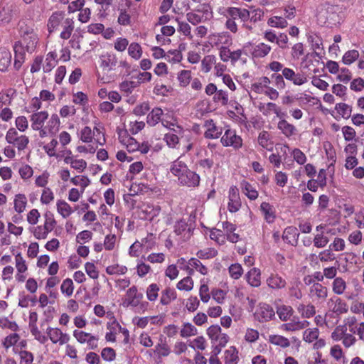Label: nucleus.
Here are the masks:
<instances>
[{
	"label": "nucleus",
	"instance_id": "nucleus-1",
	"mask_svg": "<svg viewBox=\"0 0 364 364\" xmlns=\"http://www.w3.org/2000/svg\"><path fill=\"white\" fill-rule=\"evenodd\" d=\"M31 128L39 132L41 138L55 135L59 130L60 121L58 114H53L49 117L47 111L36 112L30 117Z\"/></svg>",
	"mask_w": 364,
	"mask_h": 364
},
{
	"label": "nucleus",
	"instance_id": "nucleus-2",
	"mask_svg": "<svg viewBox=\"0 0 364 364\" xmlns=\"http://www.w3.org/2000/svg\"><path fill=\"white\" fill-rule=\"evenodd\" d=\"M79 139L85 144H92L97 146H103L106 143L105 132L103 124L95 121L94 127H83L78 132Z\"/></svg>",
	"mask_w": 364,
	"mask_h": 364
},
{
	"label": "nucleus",
	"instance_id": "nucleus-3",
	"mask_svg": "<svg viewBox=\"0 0 364 364\" xmlns=\"http://www.w3.org/2000/svg\"><path fill=\"white\" fill-rule=\"evenodd\" d=\"M21 41L16 42L14 46L15 56L20 60H15L14 65L17 66V63L21 65V61L23 60V53L20 50L24 48L28 53H32L35 51L39 41L38 35H33L30 36L21 38Z\"/></svg>",
	"mask_w": 364,
	"mask_h": 364
},
{
	"label": "nucleus",
	"instance_id": "nucleus-4",
	"mask_svg": "<svg viewBox=\"0 0 364 364\" xmlns=\"http://www.w3.org/2000/svg\"><path fill=\"white\" fill-rule=\"evenodd\" d=\"M143 294L138 292L137 287L132 286L126 293V298L124 301V306L135 309L138 312H144L149 306L147 301H142Z\"/></svg>",
	"mask_w": 364,
	"mask_h": 364
},
{
	"label": "nucleus",
	"instance_id": "nucleus-5",
	"mask_svg": "<svg viewBox=\"0 0 364 364\" xmlns=\"http://www.w3.org/2000/svg\"><path fill=\"white\" fill-rule=\"evenodd\" d=\"M5 139L9 144L12 145L14 148L16 147L19 151L25 150L30 141L26 135L20 134L14 127L7 130Z\"/></svg>",
	"mask_w": 364,
	"mask_h": 364
},
{
	"label": "nucleus",
	"instance_id": "nucleus-6",
	"mask_svg": "<svg viewBox=\"0 0 364 364\" xmlns=\"http://www.w3.org/2000/svg\"><path fill=\"white\" fill-rule=\"evenodd\" d=\"M73 337L80 344H85L88 349L95 350L98 347L99 338L92 333L81 330H74Z\"/></svg>",
	"mask_w": 364,
	"mask_h": 364
},
{
	"label": "nucleus",
	"instance_id": "nucleus-7",
	"mask_svg": "<svg viewBox=\"0 0 364 364\" xmlns=\"http://www.w3.org/2000/svg\"><path fill=\"white\" fill-rule=\"evenodd\" d=\"M186 20L193 25H197L204 22L212 17V14L208 6L203 5L201 9L195 11L188 12L186 15Z\"/></svg>",
	"mask_w": 364,
	"mask_h": 364
},
{
	"label": "nucleus",
	"instance_id": "nucleus-8",
	"mask_svg": "<svg viewBox=\"0 0 364 364\" xmlns=\"http://www.w3.org/2000/svg\"><path fill=\"white\" fill-rule=\"evenodd\" d=\"M2 345L6 349L12 347L13 352L17 354L18 352L26 347L27 341L25 339H21L18 333H13L5 337Z\"/></svg>",
	"mask_w": 364,
	"mask_h": 364
},
{
	"label": "nucleus",
	"instance_id": "nucleus-9",
	"mask_svg": "<svg viewBox=\"0 0 364 364\" xmlns=\"http://www.w3.org/2000/svg\"><path fill=\"white\" fill-rule=\"evenodd\" d=\"M220 142L224 146H230L238 149L242 146V139L233 129H228L220 139Z\"/></svg>",
	"mask_w": 364,
	"mask_h": 364
},
{
	"label": "nucleus",
	"instance_id": "nucleus-10",
	"mask_svg": "<svg viewBox=\"0 0 364 364\" xmlns=\"http://www.w3.org/2000/svg\"><path fill=\"white\" fill-rule=\"evenodd\" d=\"M46 334L48 336V340L50 339L52 343L58 344L60 346L68 343L70 338L69 334L63 332L61 329L56 327L48 326L46 328Z\"/></svg>",
	"mask_w": 364,
	"mask_h": 364
},
{
	"label": "nucleus",
	"instance_id": "nucleus-11",
	"mask_svg": "<svg viewBox=\"0 0 364 364\" xmlns=\"http://www.w3.org/2000/svg\"><path fill=\"white\" fill-rule=\"evenodd\" d=\"M117 63V57L112 52H105L100 55V67L105 71L110 72L115 70Z\"/></svg>",
	"mask_w": 364,
	"mask_h": 364
},
{
	"label": "nucleus",
	"instance_id": "nucleus-12",
	"mask_svg": "<svg viewBox=\"0 0 364 364\" xmlns=\"http://www.w3.org/2000/svg\"><path fill=\"white\" fill-rule=\"evenodd\" d=\"M255 318L263 323L272 319L275 315L273 308L267 304H259L255 312Z\"/></svg>",
	"mask_w": 364,
	"mask_h": 364
},
{
	"label": "nucleus",
	"instance_id": "nucleus-13",
	"mask_svg": "<svg viewBox=\"0 0 364 364\" xmlns=\"http://www.w3.org/2000/svg\"><path fill=\"white\" fill-rule=\"evenodd\" d=\"M200 176L195 171L188 169L186 173L179 178L178 184L188 188H196L200 184Z\"/></svg>",
	"mask_w": 364,
	"mask_h": 364
},
{
	"label": "nucleus",
	"instance_id": "nucleus-14",
	"mask_svg": "<svg viewBox=\"0 0 364 364\" xmlns=\"http://www.w3.org/2000/svg\"><path fill=\"white\" fill-rule=\"evenodd\" d=\"M282 75L286 80L291 82L295 85H302L308 80L305 73H295L289 68H285L282 70Z\"/></svg>",
	"mask_w": 364,
	"mask_h": 364
},
{
	"label": "nucleus",
	"instance_id": "nucleus-15",
	"mask_svg": "<svg viewBox=\"0 0 364 364\" xmlns=\"http://www.w3.org/2000/svg\"><path fill=\"white\" fill-rule=\"evenodd\" d=\"M15 266L16 273L15 279L18 282H23L26 279V272L28 271V265L26 260L21 253H18L15 256Z\"/></svg>",
	"mask_w": 364,
	"mask_h": 364
},
{
	"label": "nucleus",
	"instance_id": "nucleus-16",
	"mask_svg": "<svg viewBox=\"0 0 364 364\" xmlns=\"http://www.w3.org/2000/svg\"><path fill=\"white\" fill-rule=\"evenodd\" d=\"M241 207L239 190L236 186H231L228 191V209L230 213L237 212Z\"/></svg>",
	"mask_w": 364,
	"mask_h": 364
},
{
	"label": "nucleus",
	"instance_id": "nucleus-17",
	"mask_svg": "<svg viewBox=\"0 0 364 364\" xmlns=\"http://www.w3.org/2000/svg\"><path fill=\"white\" fill-rule=\"evenodd\" d=\"M223 9H220L218 13L223 15H227L229 16L228 18H240L243 21H246L250 18V12L245 9H240L237 7H229L225 10V12H222Z\"/></svg>",
	"mask_w": 364,
	"mask_h": 364
},
{
	"label": "nucleus",
	"instance_id": "nucleus-18",
	"mask_svg": "<svg viewBox=\"0 0 364 364\" xmlns=\"http://www.w3.org/2000/svg\"><path fill=\"white\" fill-rule=\"evenodd\" d=\"M161 124L164 127L171 132L178 134L181 137H183L186 132L183 127L178 124L177 119L168 114H166L162 118Z\"/></svg>",
	"mask_w": 364,
	"mask_h": 364
},
{
	"label": "nucleus",
	"instance_id": "nucleus-19",
	"mask_svg": "<svg viewBox=\"0 0 364 364\" xmlns=\"http://www.w3.org/2000/svg\"><path fill=\"white\" fill-rule=\"evenodd\" d=\"M204 136L207 139H218L222 134L221 127L216 126L213 119L206 120L204 123Z\"/></svg>",
	"mask_w": 364,
	"mask_h": 364
},
{
	"label": "nucleus",
	"instance_id": "nucleus-20",
	"mask_svg": "<svg viewBox=\"0 0 364 364\" xmlns=\"http://www.w3.org/2000/svg\"><path fill=\"white\" fill-rule=\"evenodd\" d=\"M107 332L105 333V340L107 342H115L117 334L120 333V331H122V326L116 319H113L112 321L107 322Z\"/></svg>",
	"mask_w": 364,
	"mask_h": 364
},
{
	"label": "nucleus",
	"instance_id": "nucleus-21",
	"mask_svg": "<svg viewBox=\"0 0 364 364\" xmlns=\"http://www.w3.org/2000/svg\"><path fill=\"white\" fill-rule=\"evenodd\" d=\"M309 322L306 320H299V318H294L291 322L283 323L280 329L284 331H296L308 327Z\"/></svg>",
	"mask_w": 364,
	"mask_h": 364
},
{
	"label": "nucleus",
	"instance_id": "nucleus-22",
	"mask_svg": "<svg viewBox=\"0 0 364 364\" xmlns=\"http://www.w3.org/2000/svg\"><path fill=\"white\" fill-rule=\"evenodd\" d=\"M328 307L332 314L337 315L346 314L348 311V306L346 303L338 297L331 298L328 303Z\"/></svg>",
	"mask_w": 364,
	"mask_h": 364
},
{
	"label": "nucleus",
	"instance_id": "nucleus-23",
	"mask_svg": "<svg viewBox=\"0 0 364 364\" xmlns=\"http://www.w3.org/2000/svg\"><path fill=\"white\" fill-rule=\"evenodd\" d=\"M188 169L189 168L186 164L182 161L180 158H178L176 160L173 161L169 168L170 173L173 176L176 177L178 181L180 177L188 171Z\"/></svg>",
	"mask_w": 364,
	"mask_h": 364
},
{
	"label": "nucleus",
	"instance_id": "nucleus-24",
	"mask_svg": "<svg viewBox=\"0 0 364 364\" xmlns=\"http://www.w3.org/2000/svg\"><path fill=\"white\" fill-rule=\"evenodd\" d=\"M259 209L267 223L271 224L274 222L276 219V210L272 205L267 202H262Z\"/></svg>",
	"mask_w": 364,
	"mask_h": 364
},
{
	"label": "nucleus",
	"instance_id": "nucleus-25",
	"mask_svg": "<svg viewBox=\"0 0 364 364\" xmlns=\"http://www.w3.org/2000/svg\"><path fill=\"white\" fill-rule=\"evenodd\" d=\"M28 199L24 193H17L13 198V208L18 214L23 213L27 208Z\"/></svg>",
	"mask_w": 364,
	"mask_h": 364
},
{
	"label": "nucleus",
	"instance_id": "nucleus-26",
	"mask_svg": "<svg viewBox=\"0 0 364 364\" xmlns=\"http://www.w3.org/2000/svg\"><path fill=\"white\" fill-rule=\"evenodd\" d=\"M270 83L269 77H261L251 84V92L256 94H264L267 85H269Z\"/></svg>",
	"mask_w": 364,
	"mask_h": 364
},
{
	"label": "nucleus",
	"instance_id": "nucleus-27",
	"mask_svg": "<svg viewBox=\"0 0 364 364\" xmlns=\"http://www.w3.org/2000/svg\"><path fill=\"white\" fill-rule=\"evenodd\" d=\"M328 295V290L320 283H315L310 287L309 296L312 299H325Z\"/></svg>",
	"mask_w": 364,
	"mask_h": 364
},
{
	"label": "nucleus",
	"instance_id": "nucleus-28",
	"mask_svg": "<svg viewBox=\"0 0 364 364\" xmlns=\"http://www.w3.org/2000/svg\"><path fill=\"white\" fill-rule=\"evenodd\" d=\"M299 235V233L297 228L294 226H289L284 229L282 238L286 242L291 245H296L297 244Z\"/></svg>",
	"mask_w": 364,
	"mask_h": 364
},
{
	"label": "nucleus",
	"instance_id": "nucleus-29",
	"mask_svg": "<svg viewBox=\"0 0 364 364\" xmlns=\"http://www.w3.org/2000/svg\"><path fill=\"white\" fill-rule=\"evenodd\" d=\"M267 284L273 289H280L286 287V280L278 274H271L267 279Z\"/></svg>",
	"mask_w": 364,
	"mask_h": 364
},
{
	"label": "nucleus",
	"instance_id": "nucleus-30",
	"mask_svg": "<svg viewBox=\"0 0 364 364\" xmlns=\"http://www.w3.org/2000/svg\"><path fill=\"white\" fill-rule=\"evenodd\" d=\"M160 210L161 208L159 205H154L150 203H146L141 206V212L144 215L143 218L146 220H151L159 215Z\"/></svg>",
	"mask_w": 364,
	"mask_h": 364
},
{
	"label": "nucleus",
	"instance_id": "nucleus-31",
	"mask_svg": "<svg viewBox=\"0 0 364 364\" xmlns=\"http://www.w3.org/2000/svg\"><path fill=\"white\" fill-rule=\"evenodd\" d=\"M56 210L58 213L64 219L69 218L74 213L71 205L62 199L57 200Z\"/></svg>",
	"mask_w": 364,
	"mask_h": 364
},
{
	"label": "nucleus",
	"instance_id": "nucleus-32",
	"mask_svg": "<svg viewBox=\"0 0 364 364\" xmlns=\"http://www.w3.org/2000/svg\"><path fill=\"white\" fill-rule=\"evenodd\" d=\"M277 128L287 138H290L296 133L295 126L287 122L286 119L279 120L277 124Z\"/></svg>",
	"mask_w": 364,
	"mask_h": 364
},
{
	"label": "nucleus",
	"instance_id": "nucleus-33",
	"mask_svg": "<svg viewBox=\"0 0 364 364\" xmlns=\"http://www.w3.org/2000/svg\"><path fill=\"white\" fill-rule=\"evenodd\" d=\"M247 283L254 287L261 284V272L259 269L252 268L245 275Z\"/></svg>",
	"mask_w": 364,
	"mask_h": 364
},
{
	"label": "nucleus",
	"instance_id": "nucleus-34",
	"mask_svg": "<svg viewBox=\"0 0 364 364\" xmlns=\"http://www.w3.org/2000/svg\"><path fill=\"white\" fill-rule=\"evenodd\" d=\"M57 53L55 51L48 52L43 63V70L44 73H50L57 65Z\"/></svg>",
	"mask_w": 364,
	"mask_h": 364
},
{
	"label": "nucleus",
	"instance_id": "nucleus-35",
	"mask_svg": "<svg viewBox=\"0 0 364 364\" xmlns=\"http://www.w3.org/2000/svg\"><path fill=\"white\" fill-rule=\"evenodd\" d=\"M267 341L272 345L279 346L282 348H287L290 346L289 340L279 334H270L268 336Z\"/></svg>",
	"mask_w": 364,
	"mask_h": 364
},
{
	"label": "nucleus",
	"instance_id": "nucleus-36",
	"mask_svg": "<svg viewBox=\"0 0 364 364\" xmlns=\"http://www.w3.org/2000/svg\"><path fill=\"white\" fill-rule=\"evenodd\" d=\"M63 19V15L61 12L53 13L48 19L47 25L49 33H52L58 29Z\"/></svg>",
	"mask_w": 364,
	"mask_h": 364
},
{
	"label": "nucleus",
	"instance_id": "nucleus-37",
	"mask_svg": "<svg viewBox=\"0 0 364 364\" xmlns=\"http://www.w3.org/2000/svg\"><path fill=\"white\" fill-rule=\"evenodd\" d=\"M18 31L21 38L37 35L33 24H28L25 21H19Z\"/></svg>",
	"mask_w": 364,
	"mask_h": 364
},
{
	"label": "nucleus",
	"instance_id": "nucleus-38",
	"mask_svg": "<svg viewBox=\"0 0 364 364\" xmlns=\"http://www.w3.org/2000/svg\"><path fill=\"white\" fill-rule=\"evenodd\" d=\"M276 312L281 321H287L292 316L294 310L291 306L282 304L277 306Z\"/></svg>",
	"mask_w": 364,
	"mask_h": 364
},
{
	"label": "nucleus",
	"instance_id": "nucleus-39",
	"mask_svg": "<svg viewBox=\"0 0 364 364\" xmlns=\"http://www.w3.org/2000/svg\"><path fill=\"white\" fill-rule=\"evenodd\" d=\"M296 309L301 316L304 318H310L316 314L315 306L311 304H299Z\"/></svg>",
	"mask_w": 364,
	"mask_h": 364
},
{
	"label": "nucleus",
	"instance_id": "nucleus-40",
	"mask_svg": "<svg viewBox=\"0 0 364 364\" xmlns=\"http://www.w3.org/2000/svg\"><path fill=\"white\" fill-rule=\"evenodd\" d=\"M11 62V53L6 48H0V71L7 70Z\"/></svg>",
	"mask_w": 364,
	"mask_h": 364
},
{
	"label": "nucleus",
	"instance_id": "nucleus-41",
	"mask_svg": "<svg viewBox=\"0 0 364 364\" xmlns=\"http://www.w3.org/2000/svg\"><path fill=\"white\" fill-rule=\"evenodd\" d=\"M70 182L73 185L79 187V189L84 191L91 183L90 179L85 175H77L72 177L70 178Z\"/></svg>",
	"mask_w": 364,
	"mask_h": 364
},
{
	"label": "nucleus",
	"instance_id": "nucleus-42",
	"mask_svg": "<svg viewBox=\"0 0 364 364\" xmlns=\"http://www.w3.org/2000/svg\"><path fill=\"white\" fill-rule=\"evenodd\" d=\"M164 112L159 107L154 108L151 112L148 114L146 122L150 126H155L159 122H161V117Z\"/></svg>",
	"mask_w": 364,
	"mask_h": 364
},
{
	"label": "nucleus",
	"instance_id": "nucleus-43",
	"mask_svg": "<svg viewBox=\"0 0 364 364\" xmlns=\"http://www.w3.org/2000/svg\"><path fill=\"white\" fill-rule=\"evenodd\" d=\"M120 142L124 145L129 152H134L137 151L139 148V144L136 141L135 139L129 136H120Z\"/></svg>",
	"mask_w": 364,
	"mask_h": 364
},
{
	"label": "nucleus",
	"instance_id": "nucleus-44",
	"mask_svg": "<svg viewBox=\"0 0 364 364\" xmlns=\"http://www.w3.org/2000/svg\"><path fill=\"white\" fill-rule=\"evenodd\" d=\"M242 192L251 200H254L258 197V192L256 188L250 183L242 181L241 183Z\"/></svg>",
	"mask_w": 364,
	"mask_h": 364
},
{
	"label": "nucleus",
	"instance_id": "nucleus-45",
	"mask_svg": "<svg viewBox=\"0 0 364 364\" xmlns=\"http://www.w3.org/2000/svg\"><path fill=\"white\" fill-rule=\"evenodd\" d=\"M239 361L238 350L234 346H230L225 351V363L226 364H237Z\"/></svg>",
	"mask_w": 364,
	"mask_h": 364
},
{
	"label": "nucleus",
	"instance_id": "nucleus-46",
	"mask_svg": "<svg viewBox=\"0 0 364 364\" xmlns=\"http://www.w3.org/2000/svg\"><path fill=\"white\" fill-rule=\"evenodd\" d=\"M272 48L264 43H260L253 48L252 55L255 58H263L269 54Z\"/></svg>",
	"mask_w": 364,
	"mask_h": 364
},
{
	"label": "nucleus",
	"instance_id": "nucleus-47",
	"mask_svg": "<svg viewBox=\"0 0 364 364\" xmlns=\"http://www.w3.org/2000/svg\"><path fill=\"white\" fill-rule=\"evenodd\" d=\"M191 79L192 73L191 70H182L177 74V80L181 87H187L190 84Z\"/></svg>",
	"mask_w": 364,
	"mask_h": 364
},
{
	"label": "nucleus",
	"instance_id": "nucleus-48",
	"mask_svg": "<svg viewBox=\"0 0 364 364\" xmlns=\"http://www.w3.org/2000/svg\"><path fill=\"white\" fill-rule=\"evenodd\" d=\"M191 276V275L188 274V276L181 279L176 284V288L180 291H191L194 286V282Z\"/></svg>",
	"mask_w": 364,
	"mask_h": 364
},
{
	"label": "nucleus",
	"instance_id": "nucleus-49",
	"mask_svg": "<svg viewBox=\"0 0 364 364\" xmlns=\"http://www.w3.org/2000/svg\"><path fill=\"white\" fill-rule=\"evenodd\" d=\"M105 271L109 275H123L127 273V267L117 263L107 266Z\"/></svg>",
	"mask_w": 364,
	"mask_h": 364
},
{
	"label": "nucleus",
	"instance_id": "nucleus-50",
	"mask_svg": "<svg viewBox=\"0 0 364 364\" xmlns=\"http://www.w3.org/2000/svg\"><path fill=\"white\" fill-rule=\"evenodd\" d=\"M176 298V291L171 288H166L161 292L160 303L162 305H168Z\"/></svg>",
	"mask_w": 364,
	"mask_h": 364
},
{
	"label": "nucleus",
	"instance_id": "nucleus-51",
	"mask_svg": "<svg viewBox=\"0 0 364 364\" xmlns=\"http://www.w3.org/2000/svg\"><path fill=\"white\" fill-rule=\"evenodd\" d=\"M55 195L50 188H45L42 190L40 201L42 205H48L53 202Z\"/></svg>",
	"mask_w": 364,
	"mask_h": 364
},
{
	"label": "nucleus",
	"instance_id": "nucleus-52",
	"mask_svg": "<svg viewBox=\"0 0 364 364\" xmlns=\"http://www.w3.org/2000/svg\"><path fill=\"white\" fill-rule=\"evenodd\" d=\"M267 24L271 27L277 28H284L288 26V23L286 18L278 16L270 17L267 20Z\"/></svg>",
	"mask_w": 364,
	"mask_h": 364
},
{
	"label": "nucleus",
	"instance_id": "nucleus-53",
	"mask_svg": "<svg viewBox=\"0 0 364 364\" xmlns=\"http://www.w3.org/2000/svg\"><path fill=\"white\" fill-rule=\"evenodd\" d=\"M258 143L262 148L267 150H272L273 148V144L270 140L269 134L266 131L259 133Z\"/></svg>",
	"mask_w": 364,
	"mask_h": 364
},
{
	"label": "nucleus",
	"instance_id": "nucleus-54",
	"mask_svg": "<svg viewBox=\"0 0 364 364\" xmlns=\"http://www.w3.org/2000/svg\"><path fill=\"white\" fill-rule=\"evenodd\" d=\"M216 58L213 55H205L201 61V70L203 72L209 73L213 66L215 65Z\"/></svg>",
	"mask_w": 364,
	"mask_h": 364
},
{
	"label": "nucleus",
	"instance_id": "nucleus-55",
	"mask_svg": "<svg viewBox=\"0 0 364 364\" xmlns=\"http://www.w3.org/2000/svg\"><path fill=\"white\" fill-rule=\"evenodd\" d=\"M74 29V21L72 18H66L64 22L63 30L60 33V38L64 40L68 39Z\"/></svg>",
	"mask_w": 364,
	"mask_h": 364
},
{
	"label": "nucleus",
	"instance_id": "nucleus-56",
	"mask_svg": "<svg viewBox=\"0 0 364 364\" xmlns=\"http://www.w3.org/2000/svg\"><path fill=\"white\" fill-rule=\"evenodd\" d=\"M60 291L65 297H70L72 296L74 291L73 280L69 278L64 279L60 285Z\"/></svg>",
	"mask_w": 364,
	"mask_h": 364
},
{
	"label": "nucleus",
	"instance_id": "nucleus-57",
	"mask_svg": "<svg viewBox=\"0 0 364 364\" xmlns=\"http://www.w3.org/2000/svg\"><path fill=\"white\" fill-rule=\"evenodd\" d=\"M141 46L138 43H132L128 47L129 55L134 60H139L142 55Z\"/></svg>",
	"mask_w": 364,
	"mask_h": 364
},
{
	"label": "nucleus",
	"instance_id": "nucleus-58",
	"mask_svg": "<svg viewBox=\"0 0 364 364\" xmlns=\"http://www.w3.org/2000/svg\"><path fill=\"white\" fill-rule=\"evenodd\" d=\"M178 135V134L170 131L164 134V140L168 147L174 149L179 144Z\"/></svg>",
	"mask_w": 364,
	"mask_h": 364
},
{
	"label": "nucleus",
	"instance_id": "nucleus-59",
	"mask_svg": "<svg viewBox=\"0 0 364 364\" xmlns=\"http://www.w3.org/2000/svg\"><path fill=\"white\" fill-rule=\"evenodd\" d=\"M335 109L344 119H348L351 116L352 107L346 103L336 104Z\"/></svg>",
	"mask_w": 364,
	"mask_h": 364
},
{
	"label": "nucleus",
	"instance_id": "nucleus-60",
	"mask_svg": "<svg viewBox=\"0 0 364 364\" xmlns=\"http://www.w3.org/2000/svg\"><path fill=\"white\" fill-rule=\"evenodd\" d=\"M160 291L159 286L157 284L153 283L148 286L146 290V298L149 301H155Z\"/></svg>",
	"mask_w": 364,
	"mask_h": 364
},
{
	"label": "nucleus",
	"instance_id": "nucleus-61",
	"mask_svg": "<svg viewBox=\"0 0 364 364\" xmlns=\"http://www.w3.org/2000/svg\"><path fill=\"white\" fill-rule=\"evenodd\" d=\"M319 336V330L317 328H307L303 332V340L307 343H313Z\"/></svg>",
	"mask_w": 364,
	"mask_h": 364
},
{
	"label": "nucleus",
	"instance_id": "nucleus-62",
	"mask_svg": "<svg viewBox=\"0 0 364 364\" xmlns=\"http://www.w3.org/2000/svg\"><path fill=\"white\" fill-rule=\"evenodd\" d=\"M197 333V328L190 323H183L180 331L181 336L183 338H188L193 336H196Z\"/></svg>",
	"mask_w": 364,
	"mask_h": 364
},
{
	"label": "nucleus",
	"instance_id": "nucleus-63",
	"mask_svg": "<svg viewBox=\"0 0 364 364\" xmlns=\"http://www.w3.org/2000/svg\"><path fill=\"white\" fill-rule=\"evenodd\" d=\"M329 242V238L328 236L324 235L321 232H317V233L314 235L313 242L314 245L317 248H323L326 246V245Z\"/></svg>",
	"mask_w": 364,
	"mask_h": 364
},
{
	"label": "nucleus",
	"instance_id": "nucleus-64",
	"mask_svg": "<svg viewBox=\"0 0 364 364\" xmlns=\"http://www.w3.org/2000/svg\"><path fill=\"white\" fill-rule=\"evenodd\" d=\"M119 12L117 23L123 26H130L132 23V17L128 11L124 9H121L119 10Z\"/></svg>",
	"mask_w": 364,
	"mask_h": 364
}]
</instances>
